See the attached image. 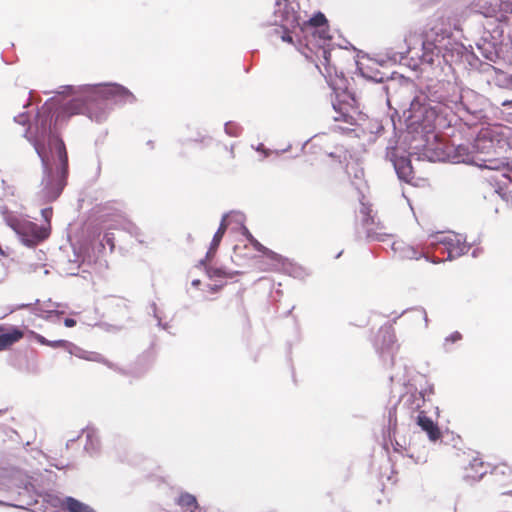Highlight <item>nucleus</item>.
I'll list each match as a JSON object with an SVG mask.
<instances>
[{
	"instance_id": "f257e3e1",
	"label": "nucleus",
	"mask_w": 512,
	"mask_h": 512,
	"mask_svg": "<svg viewBox=\"0 0 512 512\" xmlns=\"http://www.w3.org/2000/svg\"><path fill=\"white\" fill-rule=\"evenodd\" d=\"M36 134L30 138L41 159L44 176L37 195L42 203L55 201L67 184L68 154L63 140L51 138V118L39 113L35 122Z\"/></svg>"
},
{
	"instance_id": "f03ea898",
	"label": "nucleus",
	"mask_w": 512,
	"mask_h": 512,
	"mask_svg": "<svg viewBox=\"0 0 512 512\" xmlns=\"http://www.w3.org/2000/svg\"><path fill=\"white\" fill-rule=\"evenodd\" d=\"M62 109L69 117L84 114L96 122H101L105 119V108L103 103L99 102V96L95 89L83 90L80 94L66 102Z\"/></svg>"
},
{
	"instance_id": "7ed1b4c3",
	"label": "nucleus",
	"mask_w": 512,
	"mask_h": 512,
	"mask_svg": "<svg viewBox=\"0 0 512 512\" xmlns=\"http://www.w3.org/2000/svg\"><path fill=\"white\" fill-rule=\"evenodd\" d=\"M435 240L431 241V245H435L436 250L441 251V253L447 252L446 259L451 260L453 258L459 257L465 254L470 247L467 246L464 242H461L459 235L453 233H439L433 236ZM445 260V258L438 259V261L433 260L434 262H440Z\"/></svg>"
},
{
	"instance_id": "20e7f679",
	"label": "nucleus",
	"mask_w": 512,
	"mask_h": 512,
	"mask_svg": "<svg viewBox=\"0 0 512 512\" xmlns=\"http://www.w3.org/2000/svg\"><path fill=\"white\" fill-rule=\"evenodd\" d=\"M96 90L97 95L99 96V102L103 103L104 108L106 109V100L113 99L122 103H135L136 97L130 92L126 87L119 84H109L102 87H99Z\"/></svg>"
},
{
	"instance_id": "39448f33",
	"label": "nucleus",
	"mask_w": 512,
	"mask_h": 512,
	"mask_svg": "<svg viewBox=\"0 0 512 512\" xmlns=\"http://www.w3.org/2000/svg\"><path fill=\"white\" fill-rule=\"evenodd\" d=\"M374 345L380 353L391 352L396 346V334L391 324L381 326L375 336Z\"/></svg>"
},
{
	"instance_id": "423d86ee",
	"label": "nucleus",
	"mask_w": 512,
	"mask_h": 512,
	"mask_svg": "<svg viewBox=\"0 0 512 512\" xmlns=\"http://www.w3.org/2000/svg\"><path fill=\"white\" fill-rule=\"evenodd\" d=\"M307 28L313 29L312 36L318 37L319 39L326 41L331 37L329 35V29L327 26V19L321 12L314 15L307 23Z\"/></svg>"
},
{
	"instance_id": "0eeeda50",
	"label": "nucleus",
	"mask_w": 512,
	"mask_h": 512,
	"mask_svg": "<svg viewBox=\"0 0 512 512\" xmlns=\"http://www.w3.org/2000/svg\"><path fill=\"white\" fill-rule=\"evenodd\" d=\"M323 61H321V65L324 67L322 70L320 69V72L323 74V76L326 78L327 82L330 86H336L338 85V80H341L343 78V73L338 72L336 67L331 65L330 63V52L327 50H323Z\"/></svg>"
},
{
	"instance_id": "6e6552de",
	"label": "nucleus",
	"mask_w": 512,
	"mask_h": 512,
	"mask_svg": "<svg viewBox=\"0 0 512 512\" xmlns=\"http://www.w3.org/2000/svg\"><path fill=\"white\" fill-rule=\"evenodd\" d=\"M416 422L421 429L427 433L430 440L436 441L441 438L442 434L439 427L425 414L424 411H420L417 415Z\"/></svg>"
},
{
	"instance_id": "1a4fd4ad",
	"label": "nucleus",
	"mask_w": 512,
	"mask_h": 512,
	"mask_svg": "<svg viewBox=\"0 0 512 512\" xmlns=\"http://www.w3.org/2000/svg\"><path fill=\"white\" fill-rule=\"evenodd\" d=\"M23 338V332L17 328L5 329L0 326V351L7 349Z\"/></svg>"
},
{
	"instance_id": "9d476101",
	"label": "nucleus",
	"mask_w": 512,
	"mask_h": 512,
	"mask_svg": "<svg viewBox=\"0 0 512 512\" xmlns=\"http://www.w3.org/2000/svg\"><path fill=\"white\" fill-rule=\"evenodd\" d=\"M264 257L269 260L267 267H261L262 271H277L281 267H283L287 261L282 255L270 250L266 249V252L263 253Z\"/></svg>"
},
{
	"instance_id": "9b49d317",
	"label": "nucleus",
	"mask_w": 512,
	"mask_h": 512,
	"mask_svg": "<svg viewBox=\"0 0 512 512\" xmlns=\"http://www.w3.org/2000/svg\"><path fill=\"white\" fill-rule=\"evenodd\" d=\"M404 399V405L411 413L418 412L419 414L420 411H422L421 408L425 404V397L421 392L415 391L413 393H409Z\"/></svg>"
},
{
	"instance_id": "f8f14e48",
	"label": "nucleus",
	"mask_w": 512,
	"mask_h": 512,
	"mask_svg": "<svg viewBox=\"0 0 512 512\" xmlns=\"http://www.w3.org/2000/svg\"><path fill=\"white\" fill-rule=\"evenodd\" d=\"M177 504L187 512H202L196 497L190 493H181L177 499Z\"/></svg>"
},
{
	"instance_id": "ddd939ff",
	"label": "nucleus",
	"mask_w": 512,
	"mask_h": 512,
	"mask_svg": "<svg viewBox=\"0 0 512 512\" xmlns=\"http://www.w3.org/2000/svg\"><path fill=\"white\" fill-rule=\"evenodd\" d=\"M395 168L399 178L409 182L413 178L411 163L408 159L402 158L395 163Z\"/></svg>"
},
{
	"instance_id": "4468645a",
	"label": "nucleus",
	"mask_w": 512,
	"mask_h": 512,
	"mask_svg": "<svg viewBox=\"0 0 512 512\" xmlns=\"http://www.w3.org/2000/svg\"><path fill=\"white\" fill-rule=\"evenodd\" d=\"M458 156L461 158V161L467 164L477 165L478 160V151L473 150L470 151L469 147L466 145H459L457 148Z\"/></svg>"
},
{
	"instance_id": "2eb2a0df",
	"label": "nucleus",
	"mask_w": 512,
	"mask_h": 512,
	"mask_svg": "<svg viewBox=\"0 0 512 512\" xmlns=\"http://www.w3.org/2000/svg\"><path fill=\"white\" fill-rule=\"evenodd\" d=\"M32 335H33L34 339L41 345L50 346L52 348H66L68 345H70V343L66 340L50 341V340H47L44 336L37 334L35 332H32Z\"/></svg>"
},
{
	"instance_id": "dca6fc26",
	"label": "nucleus",
	"mask_w": 512,
	"mask_h": 512,
	"mask_svg": "<svg viewBox=\"0 0 512 512\" xmlns=\"http://www.w3.org/2000/svg\"><path fill=\"white\" fill-rule=\"evenodd\" d=\"M223 236L220 233H215L213 239L211 241L210 247L206 253V261H211V259L215 256L218 247L222 241Z\"/></svg>"
},
{
	"instance_id": "f3484780",
	"label": "nucleus",
	"mask_w": 512,
	"mask_h": 512,
	"mask_svg": "<svg viewBox=\"0 0 512 512\" xmlns=\"http://www.w3.org/2000/svg\"><path fill=\"white\" fill-rule=\"evenodd\" d=\"M75 355L81 359L88 360V361H94V362H100L101 361V355L95 352H87L81 349H78V352L75 353Z\"/></svg>"
},
{
	"instance_id": "a211bd4d",
	"label": "nucleus",
	"mask_w": 512,
	"mask_h": 512,
	"mask_svg": "<svg viewBox=\"0 0 512 512\" xmlns=\"http://www.w3.org/2000/svg\"><path fill=\"white\" fill-rule=\"evenodd\" d=\"M360 212L363 215V223L365 226H369L374 222V219L371 216L372 209L370 208V206L362 204Z\"/></svg>"
},
{
	"instance_id": "6ab92c4d",
	"label": "nucleus",
	"mask_w": 512,
	"mask_h": 512,
	"mask_svg": "<svg viewBox=\"0 0 512 512\" xmlns=\"http://www.w3.org/2000/svg\"><path fill=\"white\" fill-rule=\"evenodd\" d=\"M494 474H508L510 477H512V468H510L507 464L501 463L494 467L493 469Z\"/></svg>"
},
{
	"instance_id": "aec40b11",
	"label": "nucleus",
	"mask_w": 512,
	"mask_h": 512,
	"mask_svg": "<svg viewBox=\"0 0 512 512\" xmlns=\"http://www.w3.org/2000/svg\"><path fill=\"white\" fill-rule=\"evenodd\" d=\"M247 239L256 251L261 252L262 254L266 252L267 248L263 246L257 239H255L250 233L247 235Z\"/></svg>"
},
{
	"instance_id": "412c9836",
	"label": "nucleus",
	"mask_w": 512,
	"mask_h": 512,
	"mask_svg": "<svg viewBox=\"0 0 512 512\" xmlns=\"http://www.w3.org/2000/svg\"><path fill=\"white\" fill-rule=\"evenodd\" d=\"M33 230H34V235L38 240H44L49 235V229L44 228V227L34 226Z\"/></svg>"
},
{
	"instance_id": "4be33fe9",
	"label": "nucleus",
	"mask_w": 512,
	"mask_h": 512,
	"mask_svg": "<svg viewBox=\"0 0 512 512\" xmlns=\"http://www.w3.org/2000/svg\"><path fill=\"white\" fill-rule=\"evenodd\" d=\"M490 179H493L497 182V184L504 183L503 179H511L508 177V175L505 172H496L495 175L490 176Z\"/></svg>"
},
{
	"instance_id": "5701e85b",
	"label": "nucleus",
	"mask_w": 512,
	"mask_h": 512,
	"mask_svg": "<svg viewBox=\"0 0 512 512\" xmlns=\"http://www.w3.org/2000/svg\"><path fill=\"white\" fill-rule=\"evenodd\" d=\"M222 154H223L225 160H227V161L233 160L235 157L234 150L232 147L224 146L222 148Z\"/></svg>"
},
{
	"instance_id": "b1692460",
	"label": "nucleus",
	"mask_w": 512,
	"mask_h": 512,
	"mask_svg": "<svg viewBox=\"0 0 512 512\" xmlns=\"http://www.w3.org/2000/svg\"><path fill=\"white\" fill-rule=\"evenodd\" d=\"M227 215H224L221 222H220V225L216 231V233H220V235L224 236V234L226 233L227 231V228H228V222H227Z\"/></svg>"
},
{
	"instance_id": "393cba45",
	"label": "nucleus",
	"mask_w": 512,
	"mask_h": 512,
	"mask_svg": "<svg viewBox=\"0 0 512 512\" xmlns=\"http://www.w3.org/2000/svg\"><path fill=\"white\" fill-rule=\"evenodd\" d=\"M41 214L44 220L48 223V225H50L53 209L51 207L45 208L41 211Z\"/></svg>"
},
{
	"instance_id": "a878e982",
	"label": "nucleus",
	"mask_w": 512,
	"mask_h": 512,
	"mask_svg": "<svg viewBox=\"0 0 512 512\" xmlns=\"http://www.w3.org/2000/svg\"><path fill=\"white\" fill-rule=\"evenodd\" d=\"M336 120H342L348 124H353L354 123V118L351 116V115H348V114H342L341 118L340 117H336L335 118Z\"/></svg>"
},
{
	"instance_id": "bb28decb",
	"label": "nucleus",
	"mask_w": 512,
	"mask_h": 512,
	"mask_svg": "<svg viewBox=\"0 0 512 512\" xmlns=\"http://www.w3.org/2000/svg\"><path fill=\"white\" fill-rule=\"evenodd\" d=\"M461 339V334L459 332L453 333L450 337L446 338L447 341L456 342Z\"/></svg>"
},
{
	"instance_id": "cd10ccee",
	"label": "nucleus",
	"mask_w": 512,
	"mask_h": 512,
	"mask_svg": "<svg viewBox=\"0 0 512 512\" xmlns=\"http://www.w3.org/2000/svg\"><path fill=\"white\" fill-rule=\"evenodd\" d=\"M64 325L69 328L74 327L76 325V320L73 318H66L64 320Z\"/></svg>"
},
{
	"instance_id": "c85d7f7f",
	"label": "nucleus",
	"mask_w": 512,
	"mask_h": 512,
	"mask_svg": "<svg viewBox=\"0 0 512 512\" xmlns=\"http://www.w3.org/2000/svg\"><path fill=\"white\" fill-rule=\"evenodd\" d=\"M282 40L288 43H293V38L290 35L289 32H284V34L281 36Z\"/></svg>"
},
{
	"instance_id": "c756f323",
	"label": "nucleus",
	"mask_w": 512,
	"mask_h": 512,
	"mask_svg": "<svg viewBox=\"0 0 512 512\" xmlns=\"http://www.w3.org/2000/svg\"><path fill=\"white\" fill-rule=\"evenodd\" d=\"M105 239H106L107 244L110 246V248L113 249L114 248V242H113L112 238H110L109 234L105 235Z\"/></svg>"
},
{
	"instance_id": "7c9ffc66",
	"label": "nucleus",
	"mask_w": 512,
	"mask_h": 512,
	"mask_svg": "<svg viewBox=\"0 0 512 512\" xmlns=\"http://www.w3.org/2000/svg\"><path fill=\"white\" fill-rule=\"evenodd\" d=\"M411 257H415V258H417V257H416V252H413V255H412Z\"/></svg>"
}]
</instances>
